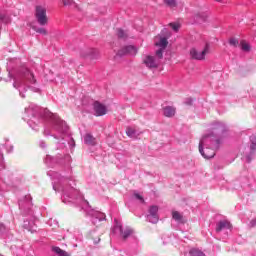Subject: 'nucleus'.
Masks as SVG:
<instances>
[{
	"label": "nucleus",
	"mask_w": 256,
	"mask_h": 256,
	"mask_svg": "<svg viewBox=\"0 0 256 256\" xmlns=\"http://www.w3.org/2000/svg\"><path fill=\"white\" fill-rule=\"evenodd\" d=\"M87 214L92 217V223L94 225L101 223V221H105V214L103 212H99L97 210H87Z\"/></svg>",
	"instance_id": "ddd939ff"
},
{
	"label": "nucleus",
	"mask_w": 256,
	"mask_h": 256,
	"mask_svg": "<svg viewBox=\"0 0 256 256\" xmlns=\"http://www.w3.org/2000/svg\"><path fill=\"white\" fill-rule=\"evenodd\" d=\"M190 256H205V253H203V251L193 248L190 250Z\"/></svg>",
	"instance_id": "b1692460"
},
{
	"label": "nucleus",
	"mask_w": 256,
	"mask_h": 256,
	"mask_svg": "<svg viewBox=\"0 0 256 256\" xmlns=\"http://www.w3.org/2000/svg\"><path fill=\"white\" fill-rule=\"evenodd\" d=\"M165 117H175V108L172 106H166L163 109Z\"/></svg>",
	"instance_id": "aec40b11"
},
{
	"label": "nucleus",
	"mask_w": 256,
	"mask_h": 256,
	"mask_svg": "<svg viewBox=\"0 0 256 256\" xmlns=\"http://www.w3.org/2000/svg\"><path fill=\"white\" fill-rule=\"evenodd\" d=\"M160 59L161 58H155V56L146 55L143 57V64L147 69H157L161 63Z\"/></svg>",
	"instance_id": "1a4fd4ad"
},
{
	"label": "nucleus",
	"mask_w": 256,
	"mask_h": 256,
	"mask_svg": "<svg viewBox=\"0 0 256 256\" xmlns=\"http://www.w3.org/2000/svg\"><path fill=\"white\" fill-rule=\"evenodd\" d=\"M134 197L137 199V201H139V203H145V199L143 198V196L141 194L135 192Z\"/></svg>",
	"instance_id": "7c9ffc66"
},
{
	"label": "nucleus",
	"mask_w": 256,
	"mask_h": 256,
	"mask_svg": "<svg viewBox=\"0 0 256 256\" xmlns=\"http://www.w3.org/2000/svg\"><path fill=\"white\" fill-rule=\"evenodd\" d=\"M224 229H231V223L229 221L223 220L217 223L216 233H221Z\"/></svg>",
	"instance_id": "f3484780"
},
{
	"label": "nucleus",
	"mask_w": 256,
	"mask_h": 256,
	"mask_svg": "<svg viewBox=\"0 0 256 256\" xmlns=\"http://www.w3.org/2000/svg\"><path fill=\"white\" fill-rule=\"evenodd\" d=\"M170 27L173 29V31H175L177 33V31H179V29H181V24H179V23H170Z\"/></svg>",
	"instance_id": "c756f323"
},
{
	"label": "nucleus",
	"mask_w": 256,
	"mask_h": 256,
	"mask_svg": "<svg viewBox=\"0 0 256 256\" xmlns=\"http://www.w3.org/2000/svg\"><path fill=\"white\" fill-rule=\"evenodd\" d=\"M217 3H223L225 0H215Z\"/></svg>",
	"instance_id": "58836bf2"
},
{
	"label": "nucleus",
	"mask_w": 256,
	"mask_h": 256,
	"mask_svg": "<svg viewBox=\"0 0 256 256\" xmlns=\"http://www.w3.org/2000/svg\"><path fill=\"white\" fill-rule=\"evenodd\" d=\"M40 147H41L42 149H45V142H44V141H41V142H40Z\"/></svg>",
	"instance_id": "4c0bfd02"
},
{
	"label": "nucleus",
	"mask_w": 256,
	"mask_h": 256,
	"mask_svg": "<svg viewBox=\"0 0 256 256\" xmlns=\"http://www.w3.org/2000/svg\"><path fill=\"white\" fill-rule=\"evenodd\" d=\"M164 3L168 5L171 9L174 7H177V1L176 0H164Z\"/></svg>",
	"instance_id": "cd10ccee"
},
{
	"label": "nucleus",
	"mask_w": 256,
	"mask_h": 256,
	"mask_svg": "<svg viewBox=\"0 0 256 256\" xmlns=\"http://www.w3.org/2000/svg\"><path fill=\"white\" fill-rule=\"evenodd\" d=\"M44 117L53 121L52 128L50 130L45 129L44 135H50L51 137H54V139H65V136L69 131V126H67V123L61 120L57 114H53L49 110L44 111Z\"/></svg>",
	"instance_id": "20e7f679"
},
{
	"label": "nucleus",
	"mask_w": 256,
	"mask_h": 256,
	"mask_svg": "<svg viewBox=\"0 0 256 256\" xmlns=\"http://www.w3.org/2000/svg\"><path fill=\"white\" fill-rule=\"evenodd\" d=\"M240 46H241L242 51H250L251 50V46H249L247 44V42H245V41H241Z\"/></svg>",
	"instance_id": "c85d7f7f"
},
{
	"label": "nucleus",
	"mask_w": 256,
	"mask_h": 256,
	"mask_svg": "<svg viewBox=\"0 0 256 256\" xmlns=\"http://www.w3.org/2000/svg\"><path fill=\"white\" fill-rule=\"evenodd\" d=\"M147 221L149 223H158L159 222V207L151 206L148 210Z\"/></svg>",
	"instance_id": "9b49d317"
},
{
	"label": "nucleus",
	"mask_w": 256,
	"mask_h": 256,
	"mask_svg": "<svg viewBox=\"0 0 256 256\" xmlns=\"http://www.w3.org/2000/svg\"><path fill=\"white\" fill-rule=\"evenodd\" d=\"M24 201L25 202H23V201H20L19 202V207H20V209H31V205H32V203H31V196H25V198H24Z\"/></svg>",
	"instance_id": "a211bd4d"
},
{
	"label": "nucleus",
	"mask_w": 256,
	"mask_h": 256,
	"mask_svg": "<svg viewBox=\"0 0 256 256\" xmlns=\"http://www.w3.org/2000/svg\"><path fill=\"white\" fill-rule=\"evenodd\" d=\"M23 227H24V229H27L28 231H31V233L36 231L35 224L33 222L24 221Z\"/></svg>",
	"instance_id": "5701e85b"
},
{
	"label": "nucleus",
	"mask_w": 256,
	"mask_h": 256,
	"mask_svg": "<svg viewBox=\"0 0 256 256\" xmlns=\"http://www.w3.org/2000/svg\"><path fill=\"white\" fill-rule=\"evenodd\" d=\"M211 46L209 43H206L202 50H197V48H192L190 50V57L191 59H195L196 61H203L206 55H209V51Z\"/></svg>",
	"instance_id": "0eeeda50"
},
{
	"label": "nucleus",
	"mask_w": 256,
	"mask_h": 256,
	"mask_svg": "<svg viewBox=\"0 0 256 256\" xmlns=\"http://www.w3.org/2000/svg\"><path fill=\"white\" fill-rule=\"evenodd\" d=\"M126 134L131 138V139H137L139 135H141V132L137 131L135 128L128 127L126 129Z\"/></svg>",
	"instance_id": "6ab92c4d"
},
{
	"label": "nucleus",
	"mask_w": 256,
	"mask_h": 256,
	"mask_svg": "<svg viewBox=\"0 0 256 256\" xmlns=\"http://www.w3.org/2000/svg\"><path fill=\"white\" fill-rule=\"evenodd\" d=\"M5 168V165L3 164V154L0 153V171L1 169H4Z\"/></svg>",
	"instance_id": "f704fd0d"
},
{
	"label": "nucleus",
	"mask_w": 256,
	"mask_h": 256,
	"mask_svg": "<svg viewBox=\"0 0 256 256\" xmlns=\"http://www.w3.org/2000/svg\"><path fill=\"white\" fill-rule=\"evenodd\" d=\"M7 231V226H5L3 223H0V235H4V233H7Z\"/></svg>",
	"instance_id": "2f4dec72"
},
{
	"label": "nucleus",
	"mask_w": 256,
	"mask_h": 256,
	"mask_svg": "<svg viewBox=\"0 0 256 256\" xmlns=\"http://www.w3.org/2000/svg\"><path fill=\"white\" fill-rule=\"evenodd\" d=\"M84 142H85V144L86 145H96V141H95V137H93V135H91V134H86L85 136H84Z\"/></svg>",
	"instance_id": "412c9836"
},
{
	"label": "nucleus",
	"mask_w": 256,
	"mask_h": 256,
	"mask_svg": "<svg viewBox=\"0 0 256 256\" xmlns=\"http://www.w3.org/2000/svg\"><path fill=\"white\" fill-rule=\"evenodd\" d=\"M35 18L37 23H39L42 27L47 25V23H49V18H47V9L43 6H36Z\"/></svg>",
	"instance_id": "6e6552de"
},
{
	"label": "nucleus",
	"mask_w": 256,
	"mask_h": 256,
	"mask_svg": "<svg viewBox=\"0 0 256 256\" xmlns=\"http://www.w3.org/2000/svg\"><path fill=\"white\" fill-rule=\"evenodd\" d=\"M229 133V128L224 122L216 121L211 125V131L205 134L199 143V153L204 159H213L215 157V149H219V145Z\"/></svg>",
	"instance_id": "f257e3e1"
},
{
	"label": "nucleus",
	"mask_w": 256,
	"mask_h": 256,
	"mask_svg": "<svg viewBox=\"0 0 256 256\" xmlns=\"http://www.w3.org/2000/svg\"><path fill=\"white\" fill-rule=\"evenodd\" d=\"M137 51H138L137 47L133 45H129L120 49L117 52L116 57H125V55H130L131 57H135L137 55Z\"/></svg>",
	"instance_id": "9d476101"
},
{
	"label": "nucleus",
	"mask_w": 256,
	"mask_h": 256,
	"mask_svg": "<svg viewBox=\"0 0 256 256\" xmlns=\"http://www.w3.org/2000/svg\"><path fill=\"white\" fill-rule=\"evenodd\" d=\"M68 144L70 145V147H75V140H73V138H69Z\"/></svg>",
	"instance_id": "c9c22d12"
},
{
	"label": "nucleus",
	"mask_w": 256,
	"mask_h": 256,
	"mask_svg": "<svg viewBox=\"0 0 256 256\" xmlns=\"http://www.w3.org/2000/svg\"><path fill=\"white\" fill-rule=\"evenodd\" d=\"M256 152V136L252 135L250 136V152L246 156H244V161L246 163H251L253 161V155H255Z\"/></svg>",
	"instance_id": "f8f14e48"
},
{
	"label": "nucleus",
	"mask_w": 256,
	"mask_h": 256,
	"mask_svg": "<svg viewBox=\"0 0 256 256\" xmlns=\"http://www.w3.org/2000/svg\"><path fill=\"white\" fill-rule=\"evenodd\" d=\"M229 44L232 45V47H237V45H239V40L235 38H231L229 40Z\"/></svg>",
	"instance_id": "473e14b6"
},
{
	"label": "nucleus",
	"mask_w": 256,
	"mask_h": 256,
	"mask_svg": "<svg viewBox=\"0 0 256 256\" xmlns=\"http://www.w3.org/2000/svg\"><path fill=\"white\" fill-rule=\"evenodd\" d=\"M62 3L65 7H70V5H73V0H62Z\"/></svg>",
	"instance_id": "72a5a7b5"
},
{
	"label": "nucleus",
	"mask_w": 256,
	"mask_h": 256,
	"mask_svg": "<svg viewBox=\"0 0 256 256\" xmlns=\"http://www.w3.org/2000/svg\"><path fill=\"white\" fill-rule=\"evenodd\" d=\"M250 227H256V218L250 222Z\"/></svg>",
	"instance_id": "e433bc0d"
},
{
	"label": "nucleus",
	"mask_w": 256,
	"mask_h": 256,
	"mask_svg": "<svg viewBox=\"0 0 256 256\" xmlns=\"http://www.w3.org/2000/svg\"><path fill=\"white\" fill-rule=\"evenodd\" d=\"M155 45L157 47H161L159 50L156 51V57H158V59H163V51H165V48L167 47V45H169L167 38H160L159 41L155 42Z\"/></svg>",
	"instance_id": "4468645a"
},
{
	"label": "nucleus",
	"mask_w": 256,
	"mask_h": 256,
	"mask_svg": "<svg viewBox=\"0 0 256 256\" xmlns=\"http://www.w3.org/2000/svg\"><path fill=\"white\" fill-rule=\"evenodd\" d=\"M32 29L36 33H40V35H47V30L45 28H39L37 26H33Z\"/></svg>",
	"instance_id": "a878e982"
},
{
	"label": "nucleus",
	"mask_w": 256,
	"mask_h": 256,
	"mask_svg": "<svg viewBox=\"0 0 256 256\" xmlns=\"http://www.w3.org/2000/svg\"><path fill=\"white\" fill-rule=\"evenodd\" d=\"M81 56L85 59H97L99 57V51L95 48H89L81 53Z\"/></svg>",
	"instance_id": "dca6fc26"
},
{
	"label": "nucleus",
	"mask_w": 256,
	"mask_h": 256,
	"mask_svg": "<svg viewBox=\"0 0 256 256\" xmlns=\"http://www.w3.org/2000/svg\"><path fill=\"white\" fill-rule=\"evenodd\" d=\"M94 112L96 117H103V115H107V106L96 101L94 102Z\"/></svg>",
	"instance_id": "2eb2a0df"
},
{
	"label": "nucleus",
	"mask_w": 256,
	"mask_h": 256,
	"mask_svg": "<svg viewBox=\"0 0 256 256\" xmlns=\"http://www.w3.org/2000/svg\"><path fill=\"white\" fill-rule=\"evenodd\" d=\"M48 175L53 179V189L62 193L63 203H73L77 197H79V192L75 188L71 187V176L61 175L57 172H48Z\"/></svg>",
	"instance_id": "7ed1b4c3"
},
{
	"label": "nucleus",
	"mask_w": 256,
	"mask_h": 256,
	"mask_svg": "<svg viewBox=\"0 0 256 256\" xmlns=\"http://www.w3.org/2000/svg\"><path fill=\"white\" fill-rule=\"evenodd\" d=\"M14 83L13 87L18 89L20 96L24 99L25 94L23 91H27V89H31L34 93H41V88H39V84L37 83V78H35V74L29 68L22 66L15 70L14 74Z\"/></svg>",
	"instance_id": "f03ea898"
},
{
	"label": "nucleus",
	"mask_w": 256,
	"mask_h": 256,
	"mask_svg": "<svg viewBox=\"0 0 256 256\" xmlns=\"http://www.w3.org/2000/svg\"><path fill=\"white\" fill-rule=\"evenodd\" d=\"M99 241H101V239L98 238V241H95V243H99Z\"/></svg>",
	"instance_id": "ea45409f"
},
{
	"label": "nucleus",
	"mask_w": 256,
	"mask_h": 256,
	"mask_svg": "<svg viewBox=\"0 0 256 256\" xmlns=\"http://www.w3.org/2000/svg\"><path fill=\"white\" fill-rule=\"evenodd\" d=\"M117 36L119 39H127V32H125L123 29H118Z\"/></svg>",
	"instance_id": "bb28decb"
},
{
	"label": "nucleus",
	"mask_w": 256,
	"mask_h": 256,
	"mask_svg": "<svg viewBox=\"0 0 256 256\" xmlns=\"http://www.w3.org/2000/svg\"><path fill=\"white\" fill-rule=\"evenodd\" d=\"M37 117H39V107L35 104H31L28 108H25V116L23 117L24 121H27L28 125L37 131V125H35V121H37Z\"/></svg>",
	"instance_id": "39448f33"
},
{
	"label": "nucleus",
	"mask_w": 256,
	"mask_h": 256,
	"mask_svg": "<svg viewBox=\"0 0 256 256\" xmlns=\"http://www.w3.org/2000/svg\"><path fill=\"white\" fill-rule=\"evenodd\" d=\"M172 217L174 219V221H177L178 223H181V219H183V216L181 215V213L174 211L172 213Z\"/></svg>",
	"instance_id": "393cba45"
},
{
	"label": "nucleus",
	"mask_w": 256,
	"mask_h": 256,
	"mask_svg": "<svg viewBox=\"0 0 256 256\" xmlns=\"http://www.w3.org/2000/svg\"><path fill=\"white\" fill-rule=\"evenodd\" d=\"M112 233L114 235H120L122 239L125 241L128 237H130V235H133V229L129 227L123 228V226L121 225V222L115 219L114 226L112 228Z\"/></svg>",
	"instance_id": "423d86ee"
},
{
	"label": "nucleus",
	"mask_w": 256,
	"mask_h": 256,
	"mask_svg": "<svg viewBox=\"0 0 256 256\" xmlns=\"http://www.w3.org/2000/svg\"><path fill=\"white\" fill-rule=\"evenodd\" d=\"M44 163H46L48 165V167H54L56 163H58L57 158H53V156H49L47 155Z\"/></svg>",
	"instance_id": "4be33fe9"
}]
</instances>
